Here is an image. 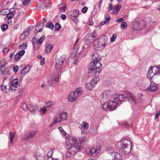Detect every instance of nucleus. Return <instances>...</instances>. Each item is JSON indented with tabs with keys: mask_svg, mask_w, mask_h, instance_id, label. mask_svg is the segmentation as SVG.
Listing matches in <instances>:
<instances>
[{
	"mask_svg": "<svg viewBox=\"0 0 160 160\" xmlns=\"http://www.w3.org/2000/svg\"><path fill=\"white\" fill-rule=\"evenodd\" d=\"M92 62L89 64L88 68V73H91L92 75H98L102 71V64L100 63L101 58L100 55L95 52L92 55Z\"/></svg>",
	"mask_w": 160,
	"mask_h": 160,
	"instance_id": "obj_1",
	"label": "nucleus"
},
{
	"mask_svg": "<svg viewBox=\"0 0 160 160\" xmlns=\"http://www.w3.org/2000/svg\"><path fill=\"white\" fill-rule=\"evenodd\" d=\"M121 149L122 152L124 153L125 154L129 153L131 151V149L130 148V144H131L132 146V143L131 142L126 138L122 139L121 142Z\"/></svg>",
	"mask_w": 160,
	"mask_h": 160,
	"instance_id": "obj_2",
	"label": "nucleus"
},
{
	"mask_svg": "<svg viewBox=\"0 0 160 160\" xmlns=\"http://www.w3.org/2000/svg\"><path fill=\"white\" fill-rule=\"evenodd\" d=\"M118 103L115 101L109 100L102 105V108L105 111H112L115 109L118 106Z\"/></svg>",
	"mask_w": 160,
	"mask_h": 160,
	"instance_id": "obj_3",
	"label": "nucleus"
},
{
	"mask_svg": "<svg viewBox=\"0 0 160 160\" xmlns=\"http://www.w3.org/2000/svg\"><path fill=\"white\" fill-rule=\"evenodd\" d=\"M81 148L82 147L78 145L71 146L68 149L66 153V157L70 158L73 156L77 152L81 150Z\"/></svg>",
	"mask_w": 160,
	"mask_h": 160,
	"instance_id": "obj_4",
	"label": "nucleus"
},
{
	"mask_svg": "<svg viewBox=\"0 0 160 160\" xmlns=\"http://www.w3.org/2000/svg\"><path fill=\"white\" fill-rule=\"evenodd\" d=\"M66 58L65 56L63 55L59 58H57L55 61V68L57 70H58V72L61 73L62 72L61 69Z\"/></svg>",
	"mask_w": 160,
	"mask_h": 160,
	"instance_id": "obj_5",
	"label": "nucleus"
},
{
	"mask_svg": "<svg viewBox=\"0 0 160 160\" xmlns=\"http://www.w3.org/2000/svg\"><path fill=\"white\" fill-rule=\"evenodd\" d=\"M160 74V71L158 66L151 67L149 68L147 76L149 79H151L155 75Z\"/></svg>",
	"mask_w": 160,
	"mask_h": 160,
	"instance_id": "obj_6",
	"label": "nucleus"
},
{
	"mask_svg": "<svg viewBox=\"0 0 160 160\" xmlns=\"http://www.w3.org/2000/svg\"><path fill=\"white\" fill-rule=\"evenodd\" d=\"M59 72H56L52 74L50 78L48 79L49 85L54 86L59 80Z\"/></svg>",
	"mask_w": 160,
	"mask_h": 160,
	"instance_id": "obj_7",
	"label": "nucleus"
},
{
	"mask_svg": "<svg viewBox=\"0 0 160 160\" xmlns=\"http://www.w3.org/2000/svg\"><path fill=\"white\" fill-rule=\"evenodd\" d=\"M97 36V33L95 31H94L92 33L87 34L85 37L84 41L86 44L92 43L93 41V38H95Z\"/></svg>",
	"mask_w": 160,
	"mask_h": 160,
	"instance_id": "obj_8",
	"label": "nucleus"
},
{
	"mask_svg": "<svg viewBox=\"0 0 160 160\" xmlns=\"http://www.w3.org/2000/svg\"><path fill=\"white\" fill-rule=\"evenodd\" d=\"M68 117L67 113L66 112H63L56 115L55 118L57 122H60L66 120L68 118Z\"/></svg>",
	"mask_w": 160,
	"mask_h": 160,
	"instance_id": "obj_9",
	"label": "nucleus"
},
{
	"mask_svg": "<svg viewBox=\"0 0 160 160\" xmlns=\"http://www.w3.org/2000/svg\"><path fill=\"white\" fill-rule=\"evenodd\" d=\"M112 92L109 90H106L104 91L100 95V97L105 100L111 99L112 97Z\"/></svg>",
	"mask_w": 160,
	"mask_h": 160,
	"instance_id": "obj_10",
	"label": "nucleus"
},
{
	"mask_svg": "<svg viewBox=\"0 0 160 160\" xmlns=\"http://www.w3.org/2000/svg\"><path fill=\"white\" fill-rule=\"evenodd\" d=\"M100 150L97 148H89L86 150V153L89 155H92L94 156H96L99 152Z\"/></svg>",
	"mask_w": 160,
	"mask_h": 160,
	"instance_id": "obj_11",
	"label": "nucleus"
},
{
	"mask_svg": "<svg viewBox=\"0 0 160 160\" xmlns=\"http://www.w3.org/2000/svg\"><path fill=\"white\" fill-rule=\"evenodd\" d=\"M51 6V2L50 0H44L43 2L38 7V8L39 9H45L50 8Z\"/></svg>",
	"mask_w": 160,
	"mask_h": 160,
	"instance_id": "obj_12",
	"label": "nucleus"
},
{
	"mask_svg": "<svg viewBox=\"0 0 160 160\" xmlns=\"http://www.w3.org/2000/svg\"><path fill=\"white\" fill-rule=\"evenodd\" d=\"M79 12L78 10L75 9L73 11H71L69 12L71 18L75 23L78 21L77 17L78 16Z\"/></svg>",
	"mask_w": 160,
	"mask_h": 160,
	"instance_id": "obj_13",
	"label": "nucleus"
},
{
	"mask_svg": "<svg viewBox=\"0 0 160 160\" xmlns=\"http://www.w3.org/2000/svg\"><path fill=\"white\" fill-rule=\"evenodd\" d=\"M126 97L124 94H116L113 98V100L115 101L121 102L125 101L127 99Z\"/></svg>",
	"mask_w": 160,
	"mask_h": 160,
	"instance_id": "obj_14",
	"label": "nucleus"
},
{
	"mask_svg": "<svg viewBox=\"0 0 160 160\" xmlns=\"http://www.w3.org/2000/svg\"><path fill=\"white\" fill-rule=\"evenodd\" d=\"M37 133L36 131H30L26 132L23 138V140H26L33 137Z\"/></svg>",
	"mask_w": 160,
	"mask_h": 160,
	"instance_id": "obj_15",
	"label": "nucleus"
},
{
	"mask_svg": "<svg viewBox=\"0 0 160 160\" xmlns=\"http://www.w3.org/2000/svg\"><path fill=\"white\" fill-rule=\"evenodd\" d=\"M108 41L107 38H100L98 42V46L100 48H104L107 45Z\"/></svg>",
	"mask_w": 160,
	"mask_h": 160,
	"instance_id": "obj_16",
	"label": "nucleus"
},
{
	"mask_svg": "<svg viewBox=\"0 0 160 160\" xmlns=\"http://www.w3.org/2000/svg\"><path fill=\"white\" fill-rule=\"evenodd\" d=\"M18 79H15L13 80L11 82V85L10 87V88L12 90H18V87L17 85L18 84Z\"/></svg>",
	"mask_w": 160,
	"mask_h": 160,
	"instance_id": "obj_17",
	"label": "nucleus"
},
{
	"mask_svg": "<svg viewBox=\"0 0 160 160\" xmlns=\"http://www.w3.org/2000/svg\"><path fill=\"white\" fill-rule=\"evenodd\" d=\"M112 157V160H123L122 156L117 152H113L111 153Z\"/></svg>",
	"mask_w": 160,
	"mask_h": 160,
	"instance_id": "obj_18",
	"label": "nucleus"
},
{
	"mask_svg": "<svg viewBox=\"0 0 160 160\" xmlns=\"http://www.w3.org/2000/svg\"><path fill=\"white\" fill-rule=\"evenodd\" d=\"M78 97V95H75V93L71 92L70 94L68 97V100L70 102H72L75 101Z\"/></svg>",
	"mask_w": 160,
	"mask_h": 160,
	"instance_id": "obj_19",
	"label": "nucleus"
},
{
	"mask_svg": "<svg viewBox=\"0 0 160 160\" xmlns=\"http://www.w3.org/2000/svg\"><path fill=\"white\" fill-rule=\"evenodd\" d=\"M38 110V105L37 104L32 105L29 108V110L32 114H34Z\"/></svg>",
	"mask_w": 160,
	"mask_h": 160,
	"instance_id": "obj_20",
	"label": "nucleus"
},
{
	"mask_svg": "<svg viewBox=\"0 0 160 160\" xmlns=\"http://www.w3.org/2000/svg\"><path fill=\"white\" fill-rule=\"evenodd\" d=\"M67 142V144L69 145H72L74 144H77L76 138L73 137H70Z\"/></svg>",
	"mask_w": 160,
	"mask_h": 160,
	"instance_id": "obj_21",
	"label": "nucleus"
},
{
	"mask_svg": "<svg viewBox=\"0 0 160 160\" xmlns=\"http://www.w3.org/2000/svg\"><path fill=\"white\" fill-rule=\"evenodd\" d=\"M96 83L97 82H95L93 79L92 80L90 83H87L86 84V87L88 89L91 90Z\"/></svg>",
	"mask_w": 160,
	"mask_h": 160,
	"instance_id": "obj_22",
	"label": "nucleus"
},
{
	"mask_svg": "<svg viewBox=\"0 0 160 160\" xmlns=\"http://www.w3.org/2000/svg\"><path fill=\"white\" fill-rule=\"evenodd\" d=\"M128 98L129 101L132 104L135 105L136 104V101L131 93L128 92Z\"/></svg>",
	"mask_w": 160,
	"mask_h": 160,
	"instance_id": "obj_23",
	"label": "nucleus"
},
{
	"mask_svg": "<svg viewBox=\"0 0 160 160\" xmlns=\"http://www.w3.org/2000/svg\"><path fill=\"white\" fill-rule=\"evenodd\" d=\"M29 29L28 28L26 29L22 34L20 37V38L21 40H24L26 37L28 36L29 34L28 32Z\"/></svg>",
	"mask_w": 160,
	"mask_h": 160,
	"instance_id": "obj_24",
	"label": "nucleus"
},
{
	"mask_svg": "<svg viewBox=\"0 0 160 160\" xmlns=\"http://www.w3.org/2000/svg\"><path fill=\"white\" fill-rule=\"evenodd\" d=\"M53 46L52 44H48L46 47L45 51L47 53H49L52 50Z\"/></svg>",
	"mask_w": 160,
	"mask_h": 160,
	"instance_id": "obj_25",
	"label": "nucleus"
},
{
	"mask_svg": "<svg viewBox=\"0 0 160 160\" xmlns=\"http://www.w3.org/2000/svg\"><path fill=\"white\" fill-rule=\"evenodd\" d=\"M76 138L77 144H81L85 142L86 137L85 136H83Z\"/></svg>",
	"mask_w": 160,
	"mask_h": 160,
	"instance_id": "obj_26",
	"label": "nucleus"
},
{
	"mask_svg": "<svg viewBox=\"0 0 160 160\" xmlns=\"http://www.w3.org/2000/svg\"><path fill=\"white\" fill-rule=\"evenodd\" d=\"M33 156L36 160H44V157L39 153H35L33 154Z\"/></svg>",
	"mask_w": 160,
	"mask_h": 160,
	"instance_id": "obj_27",
	"label": "nucleus"
},
{
	"mask_svg": "<svg viewBox=\"0 0 160 160\" xmlns=\"http://www.w3.org/2000/svg\"><path fill=\"white\" fill-rule=\"evenodd\" d=\"M30 70V68L29 65H27L21 72L22 74H24L28 72Z\"/></svg>",
	"mask_w": 160,
	"mask_h": 160,
	"instance_id": "obj_28",
	"label": "nucleus"
},
{
	"mask_svg": "<svg viewBox=\"0 0 160 160\" xmlns=\"http://www.w3.org/2000/svg\"><path fill=\"white\" fill-rule=\"evenodd\" d=\"M121 7V5L119 4H118L116 5L115 6L113 9V13L117 14L120 10Z\"/></svg>",
	"mask_w": 160,
	"mask_h": 160,
	"instance_id": "obj_29",
	"label": "nucleus"
},
{
	"mask_svg": "<svg viewBox=\"0 0 160 160\" xmlns=\"http://www.w3.org/2000/svg\"><path fill=\"white\" fill-rule=\"evenodd\" d=\"M46 28H48L50 29H52L54 27V25L52 22H48L45 25Z\"/></svg>",
	"mask_w": 160,
	"mask_h": 160,
	"instance_id": "obj_30",
	"label": "nucleus"
},
{
	"mask_svg": "<svg viewBox=\"0 0 160 160\" xmlns=\"http://www.w3.org/2000/svg\"><path fill=\"white\" fill-rule=\"evenodd\" d=\"M157 89V87L156 86H152L151 85V84H150V86L148 88L147 90L151 92H153L155 91Z\"/></svg>",
	"mask_w": 160,
	"mask_h": 160,
	"instance_id": "obj_31",
	"label": "nucleus"
},
{
	"mask_svg": "<svg viewBox=\"0 0 160 160\" xmlns=\"http://www.w3.org/2000/svg\"><path fill=\"white\" fill-rule=\"evenodd\" d=\"M82 128L84 129H87L89 127V124L87 122H84L81 124Z\"/></svg>",
	"mask_w": 160,
	"mask_h": 160,
	"instance_id": "obj_32",
	"label": "nucleus"
},
{
	"mask_svg": "<svg viewBox=\"0 0 160 160\" xmlns=\"http://www.w3.org/2000/svg\"><path fill=\"white\" fill-rule=\"evenodd\" d=\"M114 149L111 147H108L107 148L106 151L107 153L111 155V153L113 152H116L114 151Z\"/></svg>",
	"mask_w": 160,
	"mask_h": 160,
	"instance_id": "obj_33",
	"label": "nucleus"
},
{
	"mask_svg": "<svg viewBox=\"0 0 160 160\" xmlns=\"http://www.w3.org/2000/svg\"><path fill=\"white\" fill-rule=\"evenodd\" d=\"M140 25V23L138 22H136L133 23L132 28L134 29H137L139 28Z\"/></svg>",
	"mask_w": 160,
	"mask_h": 160,
	"instance_id": "obj_34",
	"label": "nucleus"
},
{
	"mask_svg": "<svg viewBox=\"0 0 160 160\" xmlns=\"http://www.w3.org/2000/svg\"><path fill=\"white\" fill-rule=\"evenodd\" d=\"M55 150L54 148H52L50 149L47 154V157H52L53 151Z\"/></svg>",
	"mask_w": 160,
	"mask_h": 160,
	"instance_id": "obj_35",
	"label": "nucleus"
},
{
	"mask_svg": "<svg viewBox=\"0 0 160 160\" xmlns=\"http://www.w3.org/2000/svg\"><path fill=\"white\" fill-rule=\"evenodd\" d=\"M15 136V133L14 132H9V137L10 139V143H12L13 141V138Z\"/></svg>",
	"mask_w": 160,
	"mask_h": 160,
	"instance_id": "obj_36",
	"label": "nucleus"
},
{
	"mask_svg": "<svg viewBox=\"0 0 160 160\" xmlns=\"http://www.w3.org/2000/svg\"><path fill=\"white\" fill-rule=\"evenodd\" d=\"M45 39V36L43 35L41 38L38 39L35 42L41 44Z\"/></svg>",
	"mask_w": 160,
	"mask_h": 160,
	"instance_id": "obj_37",
	"label": "nucleus"
},
{
	"mask_svg": "<svg viewBox=\"0 0 160 160\" xmlns=\"http://www.w3.org/2000/svg\"><path fill=\"white\" fill-rule=\"evenodd\" d=\"M8 25L7 24H3L1 26V28L3 31H4L8 28Z\"/></svg>",
	"mask_w": 160,
	"mask_h": 160,
	"instance_id": "obj_38",
	"label": "nucleus"
},
{
	"mask_svg": "<svg viewBox=\"0 0 160 160\" xmlns=\"http://www.w3.org/2000/svg\"><path fill=\"white\" fill-rule=\"evenodd\" d=\"M82 91L80 88L77 89L75 91L73 92L75 93V95H81L82 93Z\"/></svg>",
	"mask_w": 160,
	"mask_h": 160,
	"instance_id": "obj_39",
	"label": "nucleus"
},
{
	"mask_svg": "<svg viewBox=\"0 0 160 160\" xmlns=\"http://www.w3.org/2000/svg\"><path fill=\"white\" fill-rule=\"evenodd\" d=\"M14 16V14L13 13L9 12L7 14L6 17L9 20L13 17Z\"/></svg>",
	"mask_w": 160,
	"mask_h": 160,
	"instance_id": "obj_40",
	"label": "nucleus"
},
{
	"mask_svg": "<svg viewBox=\"0 0 160 160\" xmlns=\"http://www.w3.org/2000/svg\"><path fill=\"white\" fill-rule=\"evenodd\" d=\"M33 44L34 46L35 49L36 50L38 49L40 47V44L33 42Z\"/></svg>",
	"mask_w": 160,
	"mask_h": 160,
	"instance_id": "obj_41",
	"label": "nucleus"
},
{
	"mask_svg": "<svg viewBox=\"0 0 160 160\" xmlns=\"http://www.w3.org/2000/svg\"><path fill=\"white\" fill-rule=\"evenodd\" d=\"M1 72L2 74L3 75H5V72L6 68H5V65H1Z\"/></svg>",
	"mask_w": 160,
	"mask_h": 160,
	"instance_id": "obj_42",
	"label": "nucleus"
},
{
	"mask_svg": "<svg viewBox=\"0 0 160 160\" xmlns=\"http://www.w3.org/2000/svg\"><path fill=\"white\" fill-rule=\"evenodd\" d=\"M38 25L40 27V29L38 30V32H41L42 29L44 28V24L43 22H41Z\"/></svg>",
	"mask_w": 160,
	"mask_h": 160,
	"instance_id": "obj_43",
	"label": "nucleus"
},
{
	"mask_svg": "<svg viewBox=\"0 0 160 160\" xmlns=\"http://www.w3.org/2000/svg\"><path fill=\"white\" fill-rule=\"evenodd\" d=\"M127 26V24L125 22H123L121 23V28L122 29H124Z\"/></svg>",
	"mask_w": 160,
	"mask_h": 160,
	"instance_id": "obj_44",
	"label": "nucleus"
},
{
	"mask_svg": "<svg viewBox=\"0 0 160 160\" xmlns=\"http://www.w3.org/2000/svg\"><path fill=\"white\" fill-rule=\"evenodd\" d=\"M61 28V26L59 23L58 22H57L55 25V30L59 31L60 30Z\"/></svg>",
	"mask_w": 160,
	"mask_h": 160,
	"instance_id": "obj_45",
	"label": "nucleus"
},
{
	"mask_svg": "<svg viewBox=\"0 0 160 160\" xmlns=\"http://www.w3.org/2000/svg\"><path fill=\"white\" fill-rule=\"evenodd\" d=\"M117 34H113L112 37L110 38L111 42H112L115 41L117 38Z\"/></svg>",
	"mask_w": 160,
	"mask_h": 160,
	"instance_id": "obj_46",
	"label": "nucleus"
},
{
	"mask_svg": "<svg viewBox=\"0 0 160 160\" xmlns=\"http://www.w3.org/2000/svg\"><path fill=\"white\" fill-rule=\"evenodd\" d=\"M105 21L106 22H108L110 20V16L108 14H106L105 15Z\"/></svg>",
	"mask_w": 160,
	"mask_h": 160,
	"instance_id": "obj_47",
	"label": "nucleus"
},
{
	"mask_svg": "<svg viewBox=\"0 0 160 160\" xmlns=\"http://www.w3.org/2000/svg\"><path fill=\"white\" fill-rule=\"evenodd\" d=\"M53 103L52 102H48L46 103L45 108H48L52 105Z\"/></svg>",
	"mask_w": 160,
	"mask_h": 160,
	"instance_id": "obj_48",
	"label": "nucleus"
},
{
	"mask_svg": "<svg viewBox=\"0 0 160 160\" xmlns=\"http://www.w3.org/2000/svg\"><path fill=\"white\" fill-rule=\"evenodd\" d=\"M21 58V57L18 53H17L15 56L14 59L15 61H18L19 60L20 58Z\"/></svg>",
	"mask_w": 160,
	"mask_h": 160,
	"instance_id": "obj_49",
	"label": "nucleus"
},
{
	"mask_svg": "<svg viewBox=\"0 0 160 160\" xmlns=\"http://www.w3.org/2000/svg\"><path fill=\"white\" fill-rule=\"evenodd\" d=\"M27 47V45L25 43H22L21 45H19V48L23 49H26Z\"/></svg>",
	"mask_w": 160,
	"mask_h": 160,
	"instance_id": "obj_50",
	"label": "nucleus"
},
{
	"mask_svg": "<svg viewBox=\"0 0 160 160\" xmlns=\"http://www.w3.org/2000/svg\"><path fill=\"white\" fill-rule=\"evenodd\" d=\"M30 0H24L23 2V4L24 5H27L30 4Z\"/></svg>",
	"mask_w": 160,
	"mask_h": 160,
	"instance_id": "obj_51",
	"label": "nucleus"
},
{
	"mask_svg": "<svg viewBox=\"0 0 160 160\" xmlns=\"http://www.w3.org/2000/svg\"><path fill=\"white\" fill-rule=\"evenodd\" d=\"M25 53V51L24 50H22L20 52H18V53L21 57V56H22Z\"/></svg>",
	"mask_w": 160,
	"mask_h": 160,
	"instance_id": "obj_52",
	"label": "nucleus"
},
{
	"mask_svg": "<svg viewBox=\"0 0 160 160\" xmlns=\"http://www.w3.org/2000/svg\"><path fill=\"white\" fill-rule=\"evenodd\" d=\"M102 3V0H100L98 2V4H96L95 7H97L99 9L101 7V5Z\"/></svg>",
	"mask_w": 160,
	"mask_h": 160,
	"instance_id": "obj_53",
	"label": "nucleus"
},
{
	"mask_svg": "<svg viewBox=\"0 0 160 160\" xmlns=\"http://www.w3.org/2000/svg\"><path fill=\"white\" fill-rule=\"evenodd\" d=\"M88 9V8L86 7H84L82 9V13H84L86 12Z\"/></svg>",
	"mask_w": 160,
	"mask_h": 160,
	"instance_id": "obj_54",
	"label": "nucleus"
},
{
	"mask_svg": "<svg viewBox=\"0 0 160 160\" xmlns=\"http://www.w3.org/2000/svg\"><path fill=\"white\" fill-rule=\"evenodd\" d=\"M138 96L139 98V99L138 100V101L140 102H142V100L141 99V98L142 96V94L141 93H138Z\"/></svg>",
	"mask_w": 160,
	"mask_h": 160,
	"instance_id": "obj_55",
	"label": "nucleus"
},
{
	"mask_svg": "<svg viewBox=\"0 0 160 160\" xmlns=\"http://www.w3.org/2000/svg\"><path fill=\"white\" fill-rule=\"evenodd\" d=\"M124 21V19H123L122 18H119L118 19L116 20H115V21L118 22H123Z\"/></svg>",
	"mask_w": 160,
	"mask_h": 160,
	"instance_id": "obj_56",
	"label": "nucleus"
},
{
	"mask_svg": "<svg viewBox=\"0 0 160 160\" xmlns=\"http://www.w3.org/2000/svg\"><path fill=\"white\" fill-rule=\"evenodd\" d=\"M78 39H77L73 47V49L74 50L75 52H76L77 51V47L76 46V43L78 42Z\"/></svg>",
	"mask_w": 160,
	"mask_h": 160,
	"instance_id": "obj_57",
	"label": "nucleus"
},
{
	"mask_svg": "<svg viewBox=\"0 0 160 160\" xmlns=\"http://www.w3.org/2000/svg\"><path fill=\"white\" fill-rule=\"evenodd\" d=\"M19 69V67L18 66H16L13 68V71L15 72H17Z\"/></svg>",
	"mask_w": 160,
	"mask_h": 160,
	"instance_id": "obj_58",
	"label": "nucleus"
},
{
	"mask_svg": "<svg viewBox=\"0 0 160 160\" xmlns=\"http://www.w3.org/2000/svg\"><path fill=\"white\" fill-rule=\"evenodd\" d=\"M58 129L62 132L63 134H64L66 133V132H65L62 128L61 127H59L58 128Z\"/></svg>",
	"mask_w": 160,
	"mask_h": 160,
	"instance_id": "obj_59",
	"label": "nucleus"
},
{
	"mask_svg": "<svg viewBox=\"0 0 160 160\" xmlns=\"http://www.w3.org/2000/svg\"><path fill=\"white\" fill-rule=\"evenodd\" d=\"M53 120L54 122H52L50 125V127H52L55 124H56L58 122H57V121L56 120V119L54 118H53Z\"/></svg>",
	"mask_w": 160,
	"mask_h": 160,
	"instance_id": "obj_60",
	"label": "nucleus"
},
{
	"mask_svg": "<svg viewBox=\"0 0 160 160\" xmlns=\"http://www.w3.org/2000/svg\"><path fill=\"white\" fill-rule=\"evenodd\" d=\"M65 7H61L59 8V10L60 12H64L65 10Z\"/></svg>",
	"mask_w": 160,
	"mask_h": 160,
	"instance_id": "obj_61",
	"label": "nucleus"
},
{
	"mask_svg": "<svg viewBox=\"0 0 160 160\" xmlns=\"http://www.w3.org/2000/svg\"><path fill=\"white\" fill-rule=\"evenodd\" d=\"M22 108L24 110H26L28 109V106L27 104H24L22 106Z\"/></svg>",
	"mask_w": 160,
	"mask_h": 160,
	"instance_id": "obj_62",
	"label": "nucleus"
},
{
	"mask_svg": "<svg viewBox=\"0 0 160 160\" xmlns=\"http://www.w3.org/2000/svg\"><path fill=\"white\" fill-rule=\"evenodd\" d=\"M9 50L8 48H4L3 50V52L4 53H7Z\"/></svg>",
	"mask_w": 160,
	"mask_h": 160,
	"instance_id": "obj_63",
	"label": "nucleus"
},
{
	"mask_svg": "<svg viewBox=\"0 0 160 160\" xmlns=\"http://www.w3.org/2000/svg\"><path fill=\"white\" fill-rule=\"evenodd\" d=\"M47 160H58V158H54L52 157H47Z\"/></svg>",
	"mask_w": 160,
	"mask_h": 160,
	"instance_id": "obj_64",
	"label": "nucleus"
}]
</instances>
